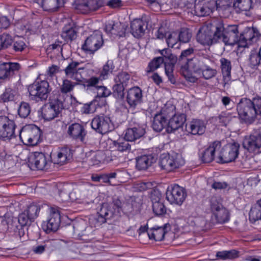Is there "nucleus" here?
<instances>
[{"instance_id":"1","label":"nucleus","mask_w":261,"mask_h":261,"mask_svg":"<svg viewBox=\"0 0 261 261\" xmlns=\"http://www.w3.org/2000/svg\"><path fill=\"white\" fill-rule=\"evenodd\" d=\"M28 90L30 99L39 101L47 99L51 88L47 81L37 79L28 87Z\"/></svg>"},{"instance_id":"2","label":"nucleus","mask_w":261,"mask_h":261,"mask_svg":"<svg viewBox=\"0 0 261 261\" xmlns=\"http://www.w3.org/2000/svg\"><path fill=\"white\" fill-rule=\"evenodd\" d=\"M19 137L24 145L35 146L41 142V132L35 125L29 124L19 130Z\"/></svg>"},{"instance_id":"3","label":"nucleus","mask_w":261,"mask_h":261,"mask_svg":"<svg viewBox=\"0 0 261 261\" xmlns=\"http://www.w3.org/2000/svg\"><path fill=\"white\" fill-rule=\"evenodd\" d=\"M237 111L240 119L247 124L253 123L257 117L256 112L249 99L242 98L240 100L237 105Z\"/></svg>"},{"instance_id":"4","label":"nucleus","mask_w":261,"mask_h":261,"mask_svg":"<svg viewBox=\"0 0 261 261\" xmlns=\"http://www.w3.org/2000/svg\"><path fill=\"white\" fill-rule=\"evenodd\" d=\"M202 62L196 58H191L186 64L181 65L180 72L186 79L190 82L195 83L197 79L192 75V72L200 74L204 66Z\"/></svg>"},{"instance_id":"5","label":"nucleus","mask_w":261,"mask_h":261,"mask_svg":"<svg viewBox=\"0 0 261 261\" xmlns=\"http://www.w3.org/2000/svg\"><path fill=\"white\" fill-rule=\"evenodd\" d=\"M185 164L181 155L173 152L171 154L163 153L160 156V166L162 169L170 172L179 168Z\"/></svg>"},{"instance_id":"6","label":"nucleus","mask_w":261,"mask_h":261,"mask_svg":"<svg viewBox=\"0 0 261 261\" xmlns=\"http://www.w3.org/2000/svg\"><path fill=\"white\" fill-rule=\"evenodd\" d=\"M239 148V144L236 142L227 144L221 150H219L216 161L221 163L234 161L238 156Z\"/></svg>"},{"instance_id":"7","label":"nucleus","mask_w":261,"mask_h":261,"mask_svg":"<svg viewBox=\"0 0 261 261\" xmlns=\"http://www.w3.org/2000/svg\"><path fill=\"white\" fill-rule=\"evenodd\" d=\"M166 199L172 204L181 205L187 197L186 190L177 184L171 185L166 191Z\"/></svg>"},{"instance_id":"8","label":"nucleus","mask_w":261,"mask_h":261,"mask_svg":"<svg viewBox=\"0 0 261 261\" xmlns=\"http://www.w3.org/2000/svg\"><path fill=\"white\" fill-rule=\"evenodd\" d=\"M103 44V40L101 33L95 31L86 38L82 45V49L86 54H94Z\"/></svg>"},{"instance_id":"9","label":"nucleus","mask_w":261,"mask_h":261,"mask_svg":"<svg viewBox=\"0 0 261 261\" xmlns=\"http://www.w3.org/2000/svg\"><path fill=\"white\" fill-rule=\"evenodd\" d=\"M121 202L119 200H114L111 204L103 203L98 212V221L105 223L107 219H110L113 215L120 213Z\"/></svg>"},{"instance_id":"10","label":"nucleus","mask_w":261,"mask_h":261,"mask_svg":"<svg viewBox=\"0 0 261 261\" xmlns=\"http://www.w3.org/2000/svg\"><path fill=\"white\" fill-rule=\"evenodd\" d=\"M175 107L172 105H166L162 108L161 113L155 115L152 123V128L156 132H161L167 125L168 116L172 114Z\"/></svg>"},{"instance_id":"11","label":"nucleus","mask_w":261,"mask_h":261,"mask_svg":"<svg viewBox=\"0 0 261 261\" xmlns=\"http://www.w3.org/2000/svg\"><path fill=\"white\" fill-rule=\"evenodd\" d=\"M92 128L97 133L103 135L114 129V125L109 116H97L91 121Z\"/></svg>"},{"instance_id":"12","label":"nucleus","mask_w":261,"mask_h":261,"mask_svg":"<svg viewBox=\"0 0 261 261\" xmlns=\"http://www.w3.org/2000/svg\"><path fill=\"white\" fill-rule=\"evenodd\" d=\"M16 127L13 120L6 116H0V138L4 141H9L14 138L16 137Z\"/></svg>"},{"instance_id":"13","label":"nucleus","mask_w":261,"mask_h":261,"mask_svg":"<svg viewBox=\"0 0 261 261\" xmlns=\"http://www.w3.org/2000/svg\"><path fill=\"white\" fill-rule=\"evenodd\" d=\"M49 162L48 155L40 152L31 153L28 158L29 165L32 169L44 170Z\"/></svg>"},{"instance_id":"14","label":"nucleus","mask_w":261,"mask_h":261,"mask_svg":"<svg viewBox=\"0 0 261 261\" xmlns=\"http://www.w3.org/2000/svg\"><path fill=\"white\" fill-rule=\"evenodd\" d=\"M103 5L102 0H75L74 8L80 13L87 14L98 10Z\"/></svg>"},{"instance_id":"15","label":"nucleus","mask_w":261,"mask_h":261,"mask_svg":"<svg viewBox=\"0 0 261 261\" xmlns=\"http://www.w3.org/2000/svg\"><path fill=\"white\" fill-rule=\"evenodd\" d=\"M211 209L213 216L218 223H224L229 220L228 211L223 207L216 197L211 199Z\"/></svg>"},{"instance_id":"16","label":"nucleus","mask_w":261,"mask_h":261,"mask_svg":"<svg viewBox=\"0 0 261 261\" xmlns=\"http://www.w3.org/2000/svg\"><path fill=\"white\" fill-rule=\"evenodd\" d=\"M64 107L63 102L58 99L51 100L43 108L42 114L44 119L46 120L53 119L58 115Z\"/></svg>"},{"instance_id":"17","label":"nucleus","mask_w":261,"mask_h":261,"mask_svg":"<svg viewBox=\"0 0 261 261\" xmlns=\"http://www.w3.org/2000/svg\"><path fill=\"white\" fill-rule=\"evenodd\" d=\"M258 33L253 28H248L245 30L244 33L241 35L239 39L233 42L237 45L238 48L247 47L254 42H256L258 39Z\"/></svg>"},{"instance_id":"18","label":"nucleus","mask_w":261,"mask_h":261,"mask_svg":"<svg viewBox=\"0 0 261 261\" xmlns=\"http://www.w3.org/2000/svg\"><path fill=\"white\" fill-rule=\"evenodd\" d=\"M130 75L125 71L119 72L114 79L115 85L113 87L114 93L117 94L118 97L124 95V91L130 81Z\"/></svg>"},{"instance_id":"19","label":"nucleus","mask_w":261,"mask_h":261,"mask_svg":"<svg viewBox=\"0 0 261 261\" xmlns=\"http://www.w3.org/2000/svg\"><path fill=\"white\" fill-rule=\"evenodd\" d=\"M243 147L250 152H256L261 147V133L256 132L244 137Z\"/></svg>"},{"instance_id":"20","label":"nucleus","mask_w":261,"mask_h":261,"mask_svg":"<svg viewBox=\"0 0 261 261\" xmlns=\"http://www.w3.org/2000/svg\"><path fill=\"white\" fill-rule=\"evenodd\" d=\"M60 222V214L59 209L57 207H51L49 218L46 222L43 223V229L47 232L51 231H56L59 228Z\"/></svg>"},{"instance_id":"21","label":"nucleus","mask_w":261,"mask_h":261,"mask_svg":"<svg viewBox=\"0 0 261 261\" xmlns=\"http://www.w3.org/2000/svg\"><path fill=\"white\" fill-rule=\"evenodd\" d=\"M72 156L71 149L68 147L59 148L55 151L51 152L50 158L54 164L60 165L66 164Z\"/></svg>"},{"instance_id":"22","label":"nucleus","mask_w":261,"mask_h":261,"mask_svg":"<svg viewBox=\"0 0 261 261\" xmlns=\"http://www.w3.org/2000/svg\"><path fill=\"white\" fill-rule=\"evenodd\" d=\"M186 133L187 135H202L206 129V124L205 122L199 119H192L188 121L185 126Z\"/></svg>"},{"instance_id":"23","label":"nucleus","mask_w":261,"mask_h":261,"mask_svg":"<svg viewBox=\"0 0 261 261\" xmlns=\"http://www.w3.org/2000/svg\"><path fill=\"white\" fill-rule=\"evenodd\" d=\"M215 0H197L195 5V11L198 16L210 15L215 10Z\"/></svg>"},{"instance_id":"24","label":"nucleus","mask_w":261,"mask_h":261,"mask_svg":"<svg viewBox=\"0 0 261 261\" xmlns=\"http://www.w3.org/2000/svg\"><path fill=\"white\" fill-rule=\"evenodd\" d=\"M145 133V128L143 125L138 123L130 124L124 131V139L127 141H135L141 138Z\"/></svg>"},{"instance_id":"25","label":"nucleus","mask_w":261,"mask_h":261,"mask_svg":"<svg viewBox=\"0 0 261 261\" xmlns=\"http://www.w3.org/2000/svg\"><path fill=\"white\" fill-rule=\"evenodd\" d=\"M142 97L141 89L138 86L133 87L127 92L126 101L130 107L135 108L142 102Z\"/></svg>"},{"instance_id":"26","label":"nucleus","mask_w":261,"mask_h":261,"mask_svg":"<svg viewBox=\"0 0 261 261\" xmlns=\"http://www.w3.org/2000/svg\"><path fill=\"white\" fill-rule=\"evenodd\" d=\"M221 146L220 142H214L203 152L201 157L202 161L204 163H210L215 159L216 160V157L221 149Z\"/></svg>"},{"instance_id":"27","label":"nucleus","mask_w":261,"mask_h":261,"mask_svg":"<svg viewBox=\"0 0 261 261\" xmlns=\"http://www.w3.org/2000/svg\"><path fill=\"white\" fill-rule=\"evenodd\" d=\"M20 68V65L16 62H4L0 64V79L6 80L13 75L15 71Z\"/></svg>"},{"instance_id":"28","label":"nucleus","mask_w":261,"mask_h":261,"mask_svg":"<svg viewBox=\"0 0 261 261\" xmlns=\"http://www.w3.org/2000/svg\"><path fill=\"white\" fill-rule=\"evenodd\" d=\"M80 63L76 61H72L68 64L65 69V73L67 77L73 80L78 82H83L84 79L81 74L78 71L81 69L79 67Z\"/></svg>"},{"instance_id":"29","label":"nucleus","mask_w":261,"mask_h":261,"mask_svg":"<svg viewBox=\"0 0 261 261\" xmlns=\"http://www.w3.org/2000/svg\"><path fill=\"white\" fill-rule=\"evenodd\" d=\"M161 194L159 191H154L151 193V199L152 203V210L156 215H162L166 212L163 203L161 201Z\"/></svg>"},{"instance_id":"30","label":"nucleus","mask_w":261,"mask_h":261,"mask_svg":"<svg viewBox=\"0 0 261 261\" xmlns=\"http://www.w3.org/2000/svg\"><path fill=\"white\" fill-rule=\"evenodd\" d=\"M215 9L218 11L221 16H229L232 10L231 0H215Z\"/></svg>"},{"instance_id":"31","label":"nucleus","mask_w":261,"mask_h":261,"mask_svg":"<svg viewBox=\"0 0 261 261\" xmlns=\"http://www.w3.org/2000/svg\"><path fill=\"white\" fill-rule=\"evenodd\" d=\"M67 133L72 138L83 141L86 135V131L83 125L74 123L68 126Z\"/></svg>"},{"instance_id":"32","label":"nucleus","mask_w":261,"mask_h":261,"mask_svg":"<svg viewBox=\"0 0 261 261\" xmlns=\"http://www.w3.org/2000/svg\"><path fill=\"white\" fill-rule=\"evenodd\" d=\"M168 123V131L172 132L173 130L178 129L181 127L186 120V116L184 114L177 113L174 114V112L170 115H172Z\"/></svg>"},{"instance_id":"33","label":"nucleus","mask_w":261,"mask_h":261,"mask_svg":"<svg viewBox=\"0 0 261 261\" xmlns=\"http://www.w3.org/2000/svg\"><path fill=\"white\" fill-rule=\"evenodd\" d=\"M169 225L166 224L163 226H154L149 228L147 231V235L150 240L161 241L163 240L165 233L167 232V228Z\"/></svg>"},{"instance_id":"34","label":"nucleus","mask_w":261,"mask_h":261,"mask_svg":"<svg viewBox=\"0 0 261 261\" xmlns=\"http://www.w3.org/2000/svg\"><path fill=\"white\" fill-rule=\"evenodd\" d=\"M213 32L208 25H204L197 34V41L203 45H210L213 43Z\"/></svg>"},{"instance_id":"35","label":"nucleus","mask_w":261,"mask_h":261,"mask_svg":"<svg viewBox=\"0 0 261 261\" xmlns=\"http://www.w3.org/2000/svg\"><path fill=\"white\" fill-rule=\"evenodd\" d=\"M105 30L108 34L123 37L125 35L126 28L121 23H115L111 21L106 24Z\"/></svg>"},{"instance_id":"36","label":"nucleus","mask_w":261,"mask_h":261,"mask_svg":"<svg viewBox=\"0 0 261 261\" xmlns=\"http://www.w3.org/2000/svg\"><path fill=\"white\" fill-rule=\"evenodd\" d=\"M221 68L223 74L224 87L229 86L231 83V65L229 60L225 58L220 59Z\"/></svg>"},{"instance_id":"37","label":"nucleus","mask_w":261,"mask_h":261,"mask_svg":"<svg viewBox=\"0 0 261 261\" xmlns=\"http://www.w3.org/2000/svg\"><path fill=\"white\" fill-rule=\"evenodd\" d=\"M146 28L145 22L141 19H135L130 23L131 33L136 38L142 36Z\"/></svg>"},{"instance_id":"38","label":"nucleus","mask_w":261,"mask_h":261,"mask_svg":"<svg viewBox=\"0 0 261 261\" xmlns=\"http://www.w3.org/2000/svg\"><path fill=\"white\" fill-rule=\"evenodd\" d=\"M41 8L47 11H55L63 5L62 0H35Z\"/></svg>"},{"instance_id":"39","label":"nucleus","mask_w":261,"mask_h":261,"mask_svg":"<svg viewBox=\"0 0 261 261\" xmlns=\"http://www.w3.org/2000/svg\"><path fill=\"white\" fill-rule=\"evenodd\" d=\"M72 189L71 185L68 184L64 185L62 189L60 190L59 193L61 201L65 202L69 200L74 201L76 200L77 197L73 193V191H70Z\"/></svg>"},{"instance_id":"40","label":"nucleus","mask_w":261,"mask_h":261,"mask_svg":"<svg viewBox=\"0 0 261 261\" xmlns=\"http://www.w3.org/2000/svg\"><path fill=\"white\" fill-rule=\"evenodd\" d=\"M105 159V155L103 152H91L88 156L87 162L90 166H99L103 163Z\"/></svg>"},{"instance_id":"41","label":"nucleus","mask_w":261,"mask_h":261,"mask_svg":"<svg viewBox=\"0 0 261 261\" xmlns=\"http://www.w3.org/2000/svg\"><path fill=\"white\" fill-rule=\"evenodd\" d=\"M215 31L214 33H213V39H218L222 38V40L225 42V44L233 45L234 43L233 42L231 41L230 39H227V36L225 34V29L223 24L221 23H219L217 24L215 28Z\"/></svg>"},{"instance_id":"42","label":"nucleus","mask_w":261,"mask_h":261,"mask_svg":"<svg viewBox=\"0 0 261 261\" xmlns=\"http://www.w3.org/2000/svg\"><path fill=\"white\" fill-rule=\"evenodd\" d=\"M155 162V159L152 155H144L137 159L136 167L139 170H145Z\"/></svg>"},{"instance_id":"43","label":"nucleus","mask_w":261,"mask_h":261,"mask_svg":"<svg viewBox=\"0 0 261 261\" xmlns=\"http://www.w3.org/2000/svg\"><path fill=\"white\" fill-rule=\"evenodd\" d=\"M249 219L252 223L261 220V199L258 200L251 207L249 214Z\"/></svg>"},{"instance_id":"44","label":"nucleus","mask_w":261,"mask_h":261,"mask_svg":"<svg viewBox=\"0 0 261 261\" xmlns=\"http://www.w3.org/2000/svg\"><path fill=\"white\" fill-rule=\"evenodd\" d=\"M18 93L15 90L10 88H6L0 95V101L3 102L12 101L16 99Z\"/></svg>"},{"instance_id":"45","label":"nucleus","mask_w":261,"mask_h":261,"mask_svg":"<svg viewBox=\"0 0 261 261\" xmlns=\"http://www.w3.org/2000/svg\"><path fill=\"white\" fill-rule=\"evenodd\" d=\"M251 0H236L233 3V8L237 12L247 11L251 8Z\"/></svg>"},{"instance_id":"46","label":"nucleus","mask_w":261,"mask_h":261,"mask_svg":"<svg viewBox=\"0 0 261 261\" xmlns=\"http://www.w3.org/2000/svg\"><path fill=\"white\" fill-rule=\"evenodd\" d=\"M82 82H71L68 79H63L62 84L60 87V91L62 93H67L71 92L74 87L80 84Z\"/></svg>"},{"instance_id":"47","label":"nucleus","mask_w":261,"mask_h":261,"mask_svg":"<svg viewBox=\"0 0 261 261\" xmlns=\"http://www.w3.org/2000/svg\"><path fill=\"white\" fill-rule=\"evenodd\" d=\"M61 36L65 41L72 40L76 37V32L73 28L66 25L63 29Z\"/></svg>"},{"instance_id":"48","label":"nucleus","mask_w":261,"mask_h":261,"mask_svg":"<svg viewBox=\"0 0 261 261\" xmlns=\"http://www.w3.org/2000/svg\"><path fill=\"white\" fill-rule=\"evenodd\" d=\"M250 66L253 69L261 70V47L258 54H253L250 55Z\"/></svg>"},{"instance_id":"49","label":"nucleus","mask_w":261,"mask_h":261,"mask_svg":"<svg viewBox=\"0 0 261 261\" xmlns=\"http://www.w3.org/2000/svg\"><path fill=\"white\" fill-rule=\"evenodd\" d=\"M128 142L124 139H119L117 141H114L113 144L116 150L120 152H124L129 150L130 148V146Z\"/></svg>"},{"instance_id":"50","label":"nucleus","mask_w":261,"mask_h":261,"mask_svg":"<svg viewBox=\"0 0 261 261\" xmlns=\"http://www.w3.org/2000/svg\"><path fill=\"white\" fill-rule=\"evenodd\" d=\"M73 193L77 197L76 199H85L87 198L89 194V191L87 189L85 185H79L73 189Z\"/></svg>"},{"instance_id":"51","label":"nucleus","mask_w":261,"mask_h":261,"mask_svg":"<svg viewBox=\"0 0 261 261\" xmlns=\"http://www.w3.org/2000/svg\"><path fill=\"white\" fill-rule=\"evenodd\" d=\"M238 256V252L235 250L219 251L216 253V256L217 257L223 260L235 258L237 257Z\"/></svg>"},{"instance_id":"52","label":"nucleus","mask_w":261,"mask_h":261,"mask_svg":"<svg viewBox=\"0 0 261 261\" xmlns=\"http://www.w3.org/2000/svg\"><path fill=\"white\" fill-rule=\"evenodd\" d=\"M166 61L162 57H156L154 58L149 62L148 66L147 72H152L159 68L163 63Z\"/></svg>"},{"instance_id":"53","label":"nucleus","mask_w":261,"mask_h":261,"mask_svg":"<svg viewBox=\"0 0 261 261\" xmlns=\"http://www.w3.org/2000/svg\"><path fill=\"white\" fill-rule=\"evenodd\" d=\"M194 49L192 48H189L186 50H183L179 58L178 64L181 65L182 64H186L188 61L190 60V57L193 54Z\"/></svg>"},{"instance_id":"54","label":"nucleus","mask_w":261,"mask_h":261,"mask_svg":"<svg viewBox=\"0 0 261 261\" xmlns=\"http://www.w3.org/2000/svg\"><path fill=\"white\" fill-rule=\"evenodd\" d=\"M114 68V66L113 61L112 60H108L103 67V69L100 74V77L103 80L107 79L108 75L112 72Z\"/></svg>"},{"instance_id":"55","label":"nucleus","mask_w":261,"mask_h":261,"mask_svg":"<svg viewBox=\"0 0 261 261\" xmlns=\"http://www.w3.org/2000/svg\"><path fill=\"white\" fill-rule=\"evenodd\" d=\"M201 73L202 76L206 80H208L214 77L217 73V71L210 66L204 65L201 69Z\"/></svg>"},{"instance_id":"56","label":"nucleus","mask_w":261,"mask_h":261,"mask_svg":"<svg viewBox=\"0 0 261 261\" xmlns=\"http://www.w3.org/2000/svg\"><path fill=\"white\" fill-rule=\"evenodd\" d=\"M31 112V108L28 103L25 102H21L18 113L19 115L22 118H26L30 114Z\"/></svg>"},{"instance_id":"57","label":"nucleus","mask_w":261,"mask_h":261,"mask_svg":"<svg viewBox=\"0 0 261 261\" xmlns=\"http://www.w3.org/2000/svg\"><path fill=\"white\" fill-rule=\"evenodd\" d=\"M39 211V206L34 203L30 204L27 209L24 211L32 220L35 219L38 216Z\"/></svg>"},{"instance_id":"58","label":"nucleus","mask_w":261,"mask_h":261,"mask_svg":"<svg viewBox=\"0 0 261 261\" xmlns=\"http://www.w3.org/2000/svg\"><path fill=\"white\" fill-rule=\"evenodd\" d=\"M178 41V34L176 32L169 33L166 38V42L169 47H173Z\"/></svg>"},{"instance_id":"59","label":"nucleus","mask_w":261,"mask_h":261,"mask_svg":"<svg viewBox=\"0 0 261 261\" xmlns=\"http://www.w3.org/2000/svg\"><path fill=\"white\" fill-rule=\"evenodd\" d=\"M96 101L93 100L89 103H85L81 108V112L82 114H88L95 112Z\"/></svg>"},{"instance_id":"60","label":"nucleus","mask_w":261,"mask_h":261,"mask_svg":"<svg viewBox=\"0 0 261 261\" xmlns=\"http://www.w3.org/2000/svg\"><path fill=\"white\" fill-rule=\"evenodd\" d=\"M192 36L191 33L188 29H182L178 34L179 41L182 43L188 42Z\"/></svg>"},{"instance_id":"61","label":"nucleus","mask_w":261,"mask_h":261,"mask_svg":"<svg viewBox=\"0 0 261 261\" xmlns=\"http://www.w3.org/2000/svg\"><path fill=\"white\" fill-rule=\"evenodd\" d=\"M12 42V37L8 34L0 35V49L8 47Z\"/></svg>"},{"instance_id":"62","label":"nucleus","mask_w":261,"mask_h":261,"mask_svg":"<svg viewBox=\"0 0 261 261\" xmlns=\"http://www.w3.org/2000/svg\"><path fill=\"white\" fill-rule=\"evenodd\" d=\"M251 102L252 107L256 112L257 116H261V97H254Z\"/></svg>"},{"instance_id":"63","label":"nucleus","mask_w":261,"mask_h":261,"mask_svg":"<svg viewBox=\"0 0 261 261\" xmlns=\"http://www.w3.org/2000/svg\"><path fill=\"white\" fill-rule=\"evenodd\" d=\"M32 218L29 215L27 214V213L24 211L21 213L18 216V221L19 223L21 226L26 225L29 222V220H32Z\"/></svg>"},{"instance_id":"64","label":"nucleus","mask_w":261,"mask_h":261,"mask_svg":"<svg viewBox=\"0 0 261 261\" xmlns=\"http://www.w3.org/2000/svg\"><path fill=\"white\" fill-rule=\"evenodd\" d=\"M97 94L98 97H106L110 95L111 91L106 87L98 86L97 87Z\"/></svg>"}]
</instances>
